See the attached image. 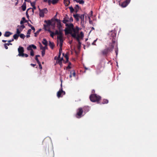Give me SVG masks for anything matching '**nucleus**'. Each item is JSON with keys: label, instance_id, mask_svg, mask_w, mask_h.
<instances>
[{"label": "nucleus", "instance_id": "1", "mask_svg": "<svg viewBox=\"0 0 157 157\" xmlns=\"http://www.w3.org/2000/svg\"><path fill=\"white\" fill-rule=\"evenodd\" d=\"M66 26H68V28L64 30L65 34H70L72 37H75L76 34L79 32V27L76 26L75 28H74V25L72 23L69 24H66Z\"/></svg>", "mask_w": 157, "mask_h": 157}, {"label": "nucleus", "instance_id": "2", "mask_svg": "<svg viewBox=\"0 0 157 157\" xmlns=\"http://www.w3.org/2000/svg\"><path fill=\"white\" fill-rule=\"evenodd\" d=\"M114 47V44H110L109 47L101 50L100 53V54L103 56H107L109 52H112L113 51Z\"/></svg>", "mask_w": 157, "mask_h": 157}, {"label": "nucleus", "instance_id": "3", "mask_svg": "<svg viewBox=\"0 0 157 157\" xmlns=\"http://www.w3.org/2000/svg\"><path fill=\"white\" fill-rule=\"evenodd\" d=\"M108 35L110 39L112 40V43H110V44H114V46H115L116 36V34L115 31H111L108 33Z\"/></svg>", "mask_w": 157, "mask_h": 157}, {"label": "nucleus", "instance_id": "4", "mask_svg": "<svg viewBox=\"0 0 157 157\" xmlns=\"http://www.w3.org/2000/svg\"><path fill=\"white\" fill-rule=\"evenodd\" d=\"M90 98L91 101L98 102L101 100V97L99 95H97L96 94H93L90 96Z\"/></svg>", "mask_w": 157, "mask_h": 157}, {"label": "nucleus", "instance_id": "5", "mask_svg": "<svg viewBox=\"0 0 157 157\" xmlns=\"http://www.w3.org/2000/svg\"><path fill=\"white\" fill-rule=\"evenodd\" d=\"M83 110L82 108H79L77 110V113L76 115V117L78 118H81L82 116V114Z\"/></svg>", "mask_w": 157, "mask_h": 157}, {"label": "nucleus", "instance_id": "6", "mask_svg": "<svg viewBox=\"0 0 157 157\" xmlns=\"http://www.w3.org/2000/svg\"><path fill=\"white\" fill-rule=\"evenodd\" d=\"M48 12V10L46 8L42 10L39 9V15L40 17H44V14L45 13H47Z\"/></svg>", "mask_w": 157, "mask_h": 157}, {"label": "nucleus", "instance_id": "7", "mask_svg": "<svg viewBox=\"0 0 157 157\" xmlns=\"http://www.w3.org/2000/svg\"><path fill=\"white\" fill-rule=\"evenodd\" d=\"M61 89H60L59 90L57 93V96L58 98L61 97L62 95H64L65 94V92L63 91L62 90V84H61Z\"/></svg>", "mask_w": 157, "mask_h": 157}, {"label": "nucleus", "instance_id": "8", "mask_svg": "<svg viewBox=\"0 0 157 157\" xmlns=\"http://www.w3.org/2000/svg\"><path fill=\"white\" fill-rule=\"evenodd\" d=\"M63 37V34L62 32L59 34L58 35L57 37L58 40H59V44H60L61 45L62 44H63V40H62Z\"/></svg>", "mask_w": 157, "mask_h": 157}, {"label": "nucleus", "instance_id": "9", "mask_svg": "<svg viewBox=\"0 0 157 157\" xmlns=\"http://www.w3.org/2000/svg\"><path fill=\"white\" fill-rule=\"evenodd\" d=\"M18 51L19 53L18 56H21L23 55L24 52V49L23 47L20 46L18 48Z\"/></svg>", "mask_w": 157, "mask_h": 157}, {"label": "nucleus", "instance_id": "10", "mask_svg": "<svg viewBox=\"0 0 157 157\" xmlns=\"http://www.w3.org/2000/svg\"><path fill=\"white\" fill-rule=\"evenodd\" d=\"M130 0H126L123 2L121 5V6L123 7H126L130 2Z\"/></svg>", "mask_w": 157, "mask_h": 157}, {"label": "nucleus", "instance_id": "11", "mask_svg": "<svg viewBox=\"0 0 157 157\" xmlns=\"http://www.w3.org/2000/svg\"><path fill=\"white\" fill-rule=\"evenodd\" d=\"M56 21H57V27L59 30H61L62 29V25L61 24L60 21L58 19H56Z\"/></svg>", "mask_w": 157, "mask_h": 157}, {"label": "nucleus", "instance_id": "12", "mask_svg": "<svg viewBox=\"0 0 157 157\" xmlns=\"http://www.w3.org/2000/svg\"><path fill=\"white\" fill-rule=\"evenodd\" d=\"M80 18L81 20V25H83L85 22L84 14H81Z\"/></svg>", "mask_w": 157, "mask_h": 157}, {"label": "nucleus", "instance_id": "13", "mask_svg": "<svg viewBox=\"0 0 157 157\" xmlns=\"http://www.w3.org/2000/svg\"><path fill=\"white\" fill-rule=\"evenodd\" d=\"M81 15V14H74L73 16L76 20L77 21H79Z\"/></svg>", "mask_w": 157, "mask_h": 157}, {"label": "nucleus", "instance_id": "14", "mask_svg": "<svg viewBox=\"0 0 157 157\" xmlns=\"http://www.w3.org/2000/svg\"><path fill=\"white\" fill-rule=\"evenodd\" d=\"M33 48L34 49H36V46L33 44H32L29 46L27 48V49L28 50H33L32 48Z\"/></svg>", "mask_w": 157, "mask_h": 157}, {"label": "nucleus", "instance_id": "15", "mask_svg": "<svg viewBox=\"0 0 157 157\" xmlns=\"http://www.w3.org/2000/svg\"><path fill=\"white\" fill-rule=\"evenodd\" d=\"M29 10H30V11H32L33 13H34V10L33 9H32V8L28 9L26 12V14L27 18L29 17V16L28 14V11Z\"/></svg>", "mask_w": 157, "mask_h": 157}, {"label": "nucleus", "instance_id": "16", "mask_svg": "<svg viewBox=\"0 0 157 157\" xmlns=\"http://www.w3.org/2000/svg\"><path fill=\"white\" fill-rule=\"evenodd\" d=\"M12 34L10 32L7 31L5 32L4 36L5 37H8L9 36Z\"/></svg>", "mask_w": 157, "mask_h": 157}, {"label": "nucleus", "instance_id": "17", "mask_svg": "<svg viewBox=\"0 0 157 157\" xmlns=\"http://www.w3.org/2000/svg\"><path fill=\"white\" fill-rule=\"evenodd\" d=\"M77 34V36H79L80 37V38H82L84 37V34L82 32H81L79 34H77Z\"/></svg>", "mask_w": 157, "mask_h": 157}, {"label": "nucleus", "instance_id": "18", "mask_svg": "<svg viewBox=\"0 0 157 157\" xmlns=\"http://www.w3.org/2000/svg\"><path fill=\"white\" fill-rule=\"evenodd\" d=\"M42 43L45 46H47L48 45V41L45 39H43Z\"/></svg>", "mask_w": 157, "mask_h": 157}, {"label": "nucleus", "instance_id": "19", "mask_svg": "<svg viewBox=\"0 0 157 157\" xmlns=\"http://www.w3.org/2000/svg\"><path fill=\"white\" fill-rule=\"evenodd\" d=\"M49 46L51 49H53L54 46V44L53 42H52L50 41H49Z\"/></svg>", "mask_w": 157, "mask_h": 157}, {"label": "nucleus", "instance_id": "20", "mask_svg": "<svg viewBox=\"0 0 157 157\" xmlns=\"http://www.w3.org/2000/svg\"><path fill=\"white\" fill-rule=\"evenodd\" d=\"M69 22V20H68V18L67 17H65L64 18L63 21V22L64 24H67V22Z\"/></svg>", "mask_w": 157, "mask_h": 157}, {"label": "nucleus", "instance_id": "21", "mask_svg": "<svg viewBox=\"0 0 157 157\" xmlns=\"http://www.w3.org/2000/svg\"><path fill=\"white\" fill-rule=\"evenodd\" d=\"M77 2L79 3L80 4H83L84 3V1L83 0H74Z\"/></svg>", "mask_w": 157, "mask_h": 157}, {"label": "nucleus", "instance_id": "22", "mask_svg": "<svg viewBox=\"0 0 157 157\" xmlns=\"http://www.w3.org/2000/svg\"><path fill=\"white\" fill-rule=\"evenodd\" d=\"M56 63L59 64L61 66V67L62 66V62L61 60H60V59H58L57 60L56 62Z\"/></svg>", "mask_w": 157, "mask_h": 157}, {"label": "nucleus", "instance_id": "23", "mask_svg": "<svg viewBox=\"0 0 157 157\" xmlns=\"http://www.w3.org/2000/svg\"><path fill=\"white\" fill-rule=\"evenodd\" d=\"M80 37L79 36H77V34H76V37H73L74 38H76V40H77V41H78V44H79V46H80V44H81V43L80 41V40H79V37Z\"/></svg>", "mask_w": 157, "mask_h": 157}, {"label": "nucleus", "instance_id": "24", "mask_svg": "<svg viewBox=\"0 0 157 157\" xmlns=\"http://www.w3.org/2000/svg\"><path fill=\"white\" fill-rule=\"evenodd\" d=\"M17 27L18 28V29H20V31H22V30L25 28V26L23 25H21L18 26Z\"/></svg>", "mask_w": 157, "mask_h": 157}, {"label": "nucleus", "instance_id": "25", "mask_svg": "<svg viewBox=\"0 0 157 157\" xmlns=\"http://www.w3.org/2000/svg\"><path fill=\"white\" fill-rule=\"evenodd\" d=\"M62 32V31L61 30H59V31H58V30H56L55 31V32L54 33L55 35H59V34L60 33H61Z\"/></svg>", "mask_w": 157, "mask_h": 157}, {"label": "nucleus", "instance_id": "26", "mask_svg": "<svg viewBox=\"0 0 157 157\" xmlns=\"http://www.w3.org/2000/svg\"><path fill=\"white\" fill-rule=\"evenodd\" d=\"M59 46L60 48L59 50V53L61 54L62 52V47L63 46V44H61V45H60V44H59Z\"/></svg>", "mask_w": 157, "mask_h": 157}, {"label": "nucleus", "instance_id": "27", "mask_svg": "<svg viewBox=\"0 0 157 157\" xmlns=\"http://www.w3.org/2000/svg\"><path fill=\"white\" fill-rule=\"evenodd\" d=\"M79 7L78 5H75V12L76 13L79 10Z\"/></svg>", "mask_w": 157, "mask_h": 157}, {"label": "nucleus", "instance_id": "28", "mask_svg": "<svg viewBox=\"0 0 157 157\" xmlns=\"http://www.w3.org/2000/svg\"><path fill=\"white\" fill-rule=\"evenodd\" d=\"M108 102V100L107 99H104L102 101V104H107Z\"/></svg>", "mask_w": 157, "mask_h": 157}, {"label": "nucleus", "instance_id": "29", "mask_svg": "<svg viewBox=\"0 0 157 157\" xmlns=\"http://www.w3.org/2000/svg\"><path fill=\"white\" fill-rule=\"evenodd\" d=\"M19 36V35L17 34H15L13 36V39L15 40H17Z\"/></svg>", "mask_w": 157, "mask_h": 157}, {"label": "nucleus", "instance_id": "30", "mask_svg": "<svg viewBox=\"0 0 157 157\" xmlns=\"http://www.w3.org/2000/svg\"><path fill=\"white\" fill-rule=\"evenodd\" d=\"M64 3L66 6H67L70 4V2L69 1H65V0H64Z\"/></svg>", "mask_w": 157, "mask_h": 157}, {"label": "nucleus", "instance_id": "31", "mask_svg": "<svg viewBox=\"0 0 157 157\" xmlns=\"http://www.w3.org/2000/svg\"><path fill=\"white\" fill-rule=\"evenodd\" d=\"M41 29H39L34 33L35 36H37V35L39 34V32L41 31Z\"/></svg>", "mask_w": 157, "mask_h": 157}, {"label": "nucleus", "instance_id": "32", "mask_svg": "<svg viewBox=\"0 0 157 157\" xmlns=\"http://www.w3.org/2000/svg\"><path fill=\"white\" fill-rule=\"evenodd\" d=\"M59 0H52V3L53 4H55Z\"/></svg>", "mask_w": 157, "mask_h": 157}, {"label": "nucleus", "instance_id": "33", "mask_svg": "<svg viewBox=\"0 0 157 157\" xmlns=\"http://www.w3.org/2000/svg\"><path fill=\"white\" fill-rule=\"evenodd\" d=\"M21 31H20V29H19L17 28V32H16V34L19 35V34L21 33Z\"/></svg>", "mask_w": 157, "mask_h": 157}, {"label": "nucleus", "instance_id": "34", "mask_svg": "<svg viewBox=\"0 0 157 157\" xmlns=\"http://www.w3.org/2000/svg\"><path fill=\"white\" fill-rule=\"evenodd\" d=\"M19 36H20L21 38L23 39H24L25 36L23 34H21L19 35Z\"/></svg>", "mask_w": 157, "mask_h": 157}, {"label": "nucleus", "instance_id": "35", "mask_svg": "<svg viewBox=\"0 0 157 157\" xmlns=\"http://www.w3.org/2000/svg\"><path fill=\"white\" fill-rule=\"evenodd\" d=\"M21 8H22V10L24 11L25 10H26V6L25 5H23L21 6Z\"/></svg>", "mask_w": 157, "mask_h": 157}, {"label": "nucleus", "instance_id": "36", "mask_svg": "<svg viewBox=\"0 0 157 157\" xmlns=\"http://www.w3.org/2000/svg\"><path fill=\"white\" fill-rule=\"evenodd\" d=\"M30 55L32 56H33L34 55V53L33 50H30Z\"/></svg>", "mask_w": 157, "mask_h": 157}, {"label": "nucleus", "instance_id": "37", "mask_svg": "<svg viewBox=\"0 0 157 157\" xmlns=\"http://www.w3.org/2000/svg\"><path fill=\"white\" fill-rule=\"evenodd\" d=\"M69 9H70L71 12H73L74 10V9L72 6L69 7Z\"/></svg>", "mask_w": 157, "mask_h": 157}, {"label": "nucleus", "instance_id": "38", "mask_svg": "<svg viewBox=\"0 0 157 157\" xmlns=\"http://www.w3.org/2000/svg\"><path fill=\"white\" fill-rule=\"evenodd\" d=\"M115 51L116 53V55L117 56L118 53V49L117 47L115 48Z\"/></svg>", "mask_w": 157, "mask_h": 157}, {"label": "nucleus", "instance_id": "39", "mask_svg": "<svg viewBox=\"0 0 157 157\" xmlns=\"http://www.w3.org/2000/svg\"><path fill=\"white\" fill-rule=\"evenodd\" d=\"M40 49L42 50H45V48L43 47L41 44L40 45Z\"/></svg>", "mask_w": 157, "mask_h": 157}, {"label": "nucleus", "instance_id": "40", "mask_svg": "<svg viewBox=\"0 0 157 157\" xmlns=\"http://www.w3.org/2000/svg\"><path fill=\"white\" fill-rule=\"evenodd\" d=\"M45 54V50H42L41 51V54L42 56H43Z\"/></svg>", "mask_w": 157, "mask_h": 157}, {"label": "nucleus", "instance_id": "41", "mask_svg": "<svg viewBox=\"0 0 157 157\" xmlns=\"http://www.w3.org/2000/svg\"><path fill=\"white\" fill-rule=\"evenodd\" d=\"M21 56L22 57H27L28 56V55L26 54L23 53V55Z\"/></svg>", "mask_w": 157, "mask_h": 157}, {"label": "nucleus", "instance_id": "42", "mask_svg": "<svg viewBox=\"0 0 157 157\" xmlns=\"http://www.w3.org/2000/svg\"><path fill=\"white\" fill-rule=\"evenodd\" d=\"M55 35V33L54 32H52L51 33H50V36L52 37L53 38L54 35Z\"/></svg>", "mask_w": 157, "mask_h": 157}, {"label": "nucleus", "instance_id": "43", "mask_svg": "<svg viewBox=\"0 0 157 157\" xmlns=\"http://www.w3.org/2000/svg\"><path fill=\"white\" fill-rule=\"evenodd\" d=\"M72 74L73 76L75 77V71L73 70L71 71Z\"/></svg>", "mask_w": 157, "mask_h": 157}, {"label": "nucleus", "instance_id": "44", "mask_svg": "<svg viewBox=\"0 0 157 157\" xmlns=\"http://www.w3.org/2000/svg\"><path fill=\"white\" fill-rule=\"evenodd\" d=\"M31 29H29L28 30L27 32V34H30L31 32Z\"/></svg>", "mask_w": 157, "mask_h": 157}, {"label": "nucleus", "instance_id": "45", "mask_svg": "<svg viewBox=\"0 0 157 157\" xmlns=\"http://www.w3.org/2000/svg\"><path fill=\"white\" fill-rule=\"evenodd\" d=\"M65 57L66 59H67V61H68V57L67 55V54H66Z\"/></svg>", "mask_w": 157, "mask_h": 157}, {"label": "nucleus", "instance_id": "46", "mask_svg": "<svg viewBox=\"0 0 157 157\" xmlns=\"http://www.w3.org/2000/svg\"><path fill=\"white\" fill-rule=\"evenodd\" d=\"M7 44H4V47L6 49H8V47L7 46Z\"/></svg>", "mask_w": 157, "mask_h": 157}, {"label": "nucleus", "instance_id": "47", "mask_svg": "<svg viewBox=\"0 0 157 157\" xmlns=\"http://www.w3.org/2000/svg\"><path fill=\"white\" fill-rule=\"evenodd\" d=\"M22 21H23L25 22H27V21L25 20V18L24 17H23L22 18Z\"/></svg>", "mask_w": 157, "mask_h": 157}, {"label": "nucleus", "instance_id": "48", "mask_svg": "<svg viewBox=\"0 0 157 157\" xmlns=\"http://www.w3.org/2000/svg\"><path fill=\"white\" fill-rule=\"evenodd\" d=\"M47 24L48 25H51V22L50 21H49L47 23Z\"/></svg>", "mask_w": 157, "mask_h": 157}, {"label": "nucleus", "instance_id": "49", "mask_svg": "<svg viewBox=\"0 0 157 157\" xmlns=\"http://www.w3.org/2000/svg\"><path fill=\"white\" fill-rule=\"evenodd\" d=\"M73 21V18L72 17H71L69 21H70V22H71Z\"/></svg>", "mask_w": 157, "mask_h": 157}, {"label": "nucleus", "instance_id": "50", "mask_svg": "<svg viewBox=\"0 0 157 157\" xmlns=\"http://www.w3.org/2000/svg\"><path fill=\"white\" fill-rule=\"evenodd\" d=\"M88 18L89 20V23L90 24H91L92 23V21L91 20L89 16L88 17Z\"/></svg>", "mask_w": 157, "mask_h": 157}, {"label": "nucleus", "instance_id": "51", "mask_svg": "<svg viewBox=\"0 0 157 157\" xmlns=\"http://www.w3.org/2000/svg\"><path fill=\"white\" fill-rule=\"evenodd\" d=\"M101 67L100 65H99L98 68V69L100 70V71H101Z\"/></svg>", "mask_w": 157, "mask_h": 157}, {"label": "nucleus", "instance_id": "52", "mask_svg": "<svg viewBox=\"0 0 157 157\" xmlns=\"http://www.w3.org/2000/svg\"><path fill=\"white\" fill-rule=\"evenodd\" d=\"M31 5L32 7L35 6V2H32L31 3Z\"/></svg>", "mask_w": 157, "mask_h": 157}, {"label": "nucleus", "instance_id": "53", "mask_svg": "<svg viewBox=\"0 0 157 157\" xmlns=\"http://www.w3.org/2000/svg\"><path fill=\"white\" fill-rule=\"evenodd\" d=\"M13 40H14L13 39H12V40H8V42L9 43H10L11 42L13 41Z\"/></svg>", "mask_w": 157, "mask_h": 157}, {"label": "nucleus", "instance_id": "54", "mask_svg": "<svg viewBox=\"0 0 157 157\" xmlns=\"http://www.w3.org/2000/svg\"><path fill=\"white\" fill-rule=\"evenodd\" d=\"M39 68L40 69H42V66H41V64H39Z\"/></svg>", "mask_w": 157, "mask_h": 157}, {"label": "nucleus", "instance_id": "55", "mask_svg": "<svg viewBox=\"0 0 157 157\" xmlns=\"http://www.w3.org/2000/svg\"><path fill=\"white\" fill-rule=\"evenodd\" d=\"M28 25L29 27H31V28L33 27L32 25L29 24V23H28Z\"/></svg>", "mask_w": 157, "mask_h": 157}, {"label": "nucleus", "instance_id": "56", "mask_svg": "<svg viewBox=\"0 0 157 157\" xmlns=\"http://www.w3.org/2000/svg\"><path fill=\"white\" fill-rule=\"evenodd\" d=\"M34 31V32H34L35 31V29L34 28V27H33L31 28Z\"/></svg>", "mask_w": 157, "mask_h": 157}, {"label": "nucleus", "instance_id": "57", "mask_svg": "<svg viewBox=\"0 0 157 157\" xmlns=\"http://www.w3.org/2000/svg\"><path fill=\"white\" fill-rule=\"evenodd\" d=\"M25 22L23 21H20V24H22L24 23Z\"/></svg>", "mask_w": 157, "mask_h": 157}, {"label": "nucleus", "instance_id": "58", "mask_svg": "<svg viewBox=\"0 0 157 157\" xmlns=\"http://www.w3.org/2000/svg\"><path fill=\"white\" fill-rule=\"evenodd\" d=\"M30 65L31 66H33V67H34L36 66L35 64H32V63Z\"/></svg>", "mask_w": 157, "mask_h": 157}, {"label": "nucleus", "instance_id": "59", "mask_svg": "<svg viewBox=\"0 0 157 157\" xmlns=\"http://www.w3.org/2000/svg\"><path fill=\"white\" fill-rule=\"evenodd\" d=\"M61 54L59 53V55H58V59H60V56H61Z\"/></svg>", "mask_w": 157, "mask_h": 157}, {"label": "nucleus", "instance_id": "60", "mask_svg": "<svg viewBox=\"0 0 157 157\" xmlns=\"http://www.w3.org/2000/svg\"><path fill=\"white\" fill-rule=\"evenodd\" d=\"M6 44H7V46H9L10 45H12V44L11 43H6Z\"/></svg>", "mask_w": 157, "mask_h": 157}, {"label": "nucleus", "instance_id": "61", "mask_svg": "<svg viewBox=\"0 0 157 157\" xmlns=\"http://www.w3.org/2000/svg\"><path fill=\"white\" fill-rule=\"evenodd\" d=\"M26 36L27 38L29 37L30 36V34H27V35Z\"/></svg>", "mask_w": 157, "mask_h": 157}, {"label": "nucleus", "instance_id": "62", "mask_svg": "<svg viewBox=\"0 0 157 157\" xmlns=\"http://www.w3.org/2000/svg\"><path fill=\"white\" fill-rule=\"evenodd\" d=\"M37 63H38V64H41L40 62L39 61V60L36 61Z\"/></svg>", "mask_w": 157, "mask_h": 157}, {"label": "nucleus", "instance_id": "63", "mask_svg": "<svg viewBox=\"0 0 157 157\" xmlns=\"http://www.w3.org/2000/svg\"><path fill=\"white\" fill-rule=\"evenodd\" d=\"M90 13L91 16H92L93 14V11L92 10H91Z\"/></svg>", "mask_w": 157, "mask_h": 157}, {"label": "nucleus", "instance_id": "64", "mask_svg": "<svg viewBox=\"0 0 157 157\" xmlns=\"http://www.w3.org/2000/svg\"><path fill=\"white\" fill-rule=\"evenodd\" d=\"M54 59L55 60H57L58 59V57H57V56H55V57H54Z\"/></svg>", "mask_w": 157, "mask_h": 157}]
</instances>
